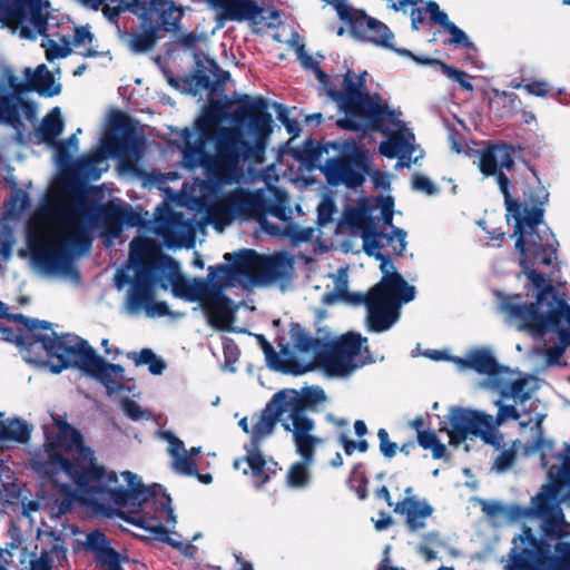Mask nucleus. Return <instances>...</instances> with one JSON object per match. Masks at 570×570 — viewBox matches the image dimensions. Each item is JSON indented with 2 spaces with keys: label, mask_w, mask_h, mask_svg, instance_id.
Instances as JSON below:
<instances>
[{
  "label": "nucleus",
  "mask_w": 570,
  "mask_h": 570,
  "mask_svg": "<svg viewBox=\"0 0 570 570\" xmlns=\"http://www.w3.org/2000/svg\"><path fill=\"white\" fill-rule=\"evenodd\" d=\"M155 232L169 247L190 246L195 238L193 224L186 220L181 213L176 212H167L164 216L156 218Z\"/></svg>",
  "instance_id": "nucleus-23"
},
{
  "label": "nucleus",
  "mask_w": 570,
  "mask_h": 570,
  "mask_svg": "<svg viewBox=\"0 0 570 570\" xmlns=\"http://www.w3.org/2000/svg\"><path fill=\"white\" fill-rule=\"evenodd\" d=\"M377 438L380 441L381 453L387 459L393 458L396 454L397 444L390 440L387 431L385 429H380L377 431Z\"/></svg>",
  "instance_id": "nucleus-47"
},
{
  "label": "nucleus",
  "mask_w": 570,
  "mask_h": 570,
  "mask_svg": "<svg viewBox=\"0 0 570 570\" xmlns=\"http://www.w3.org/2000/svg\"><path fill=\"white\" fill-rule=\"evenodd\" d=\"M127 357L131 360L135 366L147 365L148 371L153 375H160L166 370V362L151 348H142L139 352H129L127 353Z\"/></svg>",
  "instance_id": "nucleus-36"
},
{
  "label": "nucleus",
  "mask_w": 570,
  "mask_h": 570,
  "mask_svg": "<svg viewBox=\"0 0 570 570\" xmlns=\"http://www.w3.org/2000/svg\"><path fill=\"white\" fill-rule=\"evenodd\" d=\"M417 442L423 449H430L434 459H441L444 456L446 449L442 444L436 434L431 430L419 431Z\"/></svg>",
  "instance_id": "nucleus-41"
},
{
  "label": "nucleus",
  "mask_w": 570,
  "mask_h": 570,
  "mask_svg": "<svg viewBox=\"0 0 570 570\" xmlns=\"http://www.w3.org/2000/svg\"><path fill=\"white\" fill-rule=\"evenodd\" d=\"M41 342L43 354L50 360V370L59 373L71 366L79 367L99 380L109 393L122 387L124 367L110 364L98 356L95 350L76 335H57L52 327L31 323L24 340Z\"/></svg>",
  "instance_id": "nucleus-9"
},
{
  "label": "nucleus",
  "mask_w": 570,
  "mask_h": 570,
  "mask_svg": "<svg viewBox=\"0 0 570 570\" xmlns=\"http://www.w3.org/2000/svg\"><path fill=\"white\" fill-rule=\"evenodd\" d=\"M155 272L159 273L160 286L164 289L170 287L175 297L195 302L205 301L208 295V284L204 279H185L178 263L161 254L153 239L136 237L129 244L128 263L115 275L118 289L126 284L130 285L126 301L130 314L145 311L150 317L183 315L171 314L165 302H154Z\"/></svg>",
  "instance_id": "nucleus-5"
},
{
  "label": "nucleus",
  "mask_w": 570,
  "mask_h": 570,
  "mask_svg": "<svg viewBox=\"0 0 570 570\" xmlns=\"http://www.w3.org/2000/svg\"><path fill=\"white\" fill-rule=\"evenodd\" d=\"M247 116L245 127L218 126L222 115L216 108H208L195 121L199 141L191 145L186 141L183 149V161L188 168L202 167L208 176L220 184H229L243 176L244 164H263L269 136L272 134V116L247 114L237 109L233 119Z\"/></svg>",
  "instance_id": "nucleus-3"
},
{
  "label": "nucleus",
  "mask_w": 570,
  "mask_h": 570,
  "mask_svg": "<svg viewBox=\"0 0 570 570\" xmlns=\"http://www.w3.org/2000/svg\"><path fill=\"white\" fill-rule=\"evenodd\" d=\"M294 347L301 352L315 351L318 342L305 334H297L293 340Z\"/></svg>",
  "instance_id": "nucleus-49"
},
{
  "label": "nucleus",
  "mask_w": 570,
  "mask_h": 570,
  "mask_svg": "<svg viewBox=\"0 0 570 570\" xmlns=\"http://www.w3.org/2000/svg\"><path fill=\"white\" fill-rule=\"evenodd\" d=\"M16 237L13 230L6 224H0V259L8 262L11 258Z\"/></svg>",
  "instance_id": "nucleus-42"
},
{
  "label": "nucleus",
  "mask_w": 570,
  "mask_h": 570,
  "mask_svg": "<svg viewBox=\"0 0 570 570\" xmlns=\"http://www.w3.org/2000/svg\"><path fill=\"white\" fill-rule=\"evenodd\" d=\"M366 343V337L356 333H347L318 356V363L327 374L346 377L355 370L372 362Z\"/></svg>",
  "instance_id": "nucleus-17"
},
{
  "label": "nucleus",
  "mask_w": 570,
  "mask_h": 570,
  "mask_svg": "<svg viewBox=\"0 0 570 570\" xmlns=\"http://www.w3.org/2000/svg\"><path fill=\"white\" fill-rule=\"evenodd\" d=\"M55 432H46V443L33 458L37 471L50 476L63 497L57 500V515L78 503L97 515H119L132 523L163 514L174 518L170 498L158 484L145 487L137 474L124 471L118 476L97 463L95 452L83 445L82 435L65 417L52 415Z\"/></svg>",
  "instance_id": "nucleus-2"
},
{
  "label": "nucleus",
  "mask_w": 570,
  "mask_h": 570,
  "mask_svg": "<svg viewBox=\"0 0 570 570\" xmlns=\"http://www.w3.org/2000/svg\"><path fill=\"white\" fill-rule=\"evenodd\" d=\"M331 146L338 153L322 166L328 184L356 189L361 187L371 171L370 153L366 147L354 140L333 142Z\"/></svg>",
  "instance_id": "nucleus-15"
},
{
  "label": "nucleus",
  "mask_w": 570,
  "mask_h": 570,
  "mask_svg": "<svg viewBox=\"0 0 570 570\" xmlns=\"http://www.w3.org/2000/svg\"><path fill=\"white\" fill-rule=\"evenodd\" d=\"M120 405L124 413L132 421L148 419L150 416V414L142 410L141 406L134 400L124 399Z\"/></svg>",
  "instance_id": "nucleus-46"
},
{
  "label": "nucleus",
  "mask_w": 570,
  "mask_h": 570,
  "mask_svg": "<svg viewBox=\"0 0 570 570\" xmlns=\"http://www.w3.org/2000/svg\"><path fill=\"white\" fill-rule=\"evenodd\" d=\"M376 495L387 503L389 507H394L395 504L392 502L390 491L386 487H382L376 491Z\"/></svg>",
  "instance_id": "nucleus-62"
},
{
  "label": "nucleus",
  "mask_w": 570,
  "mask_h": 570,
  "mask_svg": "<svg viewBox=\"0 0 570 570\" xmlns=\"http://www.w3.org/2000/svg\"><path fill=\"white\" fill-rule=\"evenodd\" d=\"M204 309L206 311L209 322L212 324L218 325L223 324L226 321V312L224 309L214 306L210 303H205Z\"/></svg>",
  "instance_id": "nucleus-50"
},
{
  "label": "nucleus",
  "mask_w": 570,
  "mask_h": 570,
  "mask_svg": "<svg viewBox=\"0 0 570 570\" xmlns=\"http://www.w3.org/2000/svg\"><path fill=\"white\" fill-rule=\"evenodd\" d=\"M405 497L394 505V512L404 517L405 524L411 532L426 527V521L434 512L433 507L425 500L413 494L411 487L406 488Z\"/></svg>",
  "instance_id": "nucleus-24"
},
{
  "label": "nucleus",
  "mask_w": 570,
  "mask_h": 570,
  "mask_svg": "<svg viewBox=\"0 0 570 570\" xmlns=\"http://www.w3.org/2000/svg\"><path fill=\"white\" fill-rule=\"evenodd\" d=\"M85 546L95 553L97 561L107 564L110 570H117L119 568L121 557L109 547L106 535L102 532L96 530L88 533Z\"/></svg>",
  "instance_id": "nucleus-29"
},
{
  "label": "nucleus",
  "mask_w": 570,
  "mask_h": 570,
  "mask_svg": "<svg viewBox=\"0 0 570 570\" xmlns=\"http://www.w3.org/2000/svg\"><path fill=\"white\" fill-rule=\"evenodd\" d=\"M428 14L430 16V12L428 11V4L424 8L413 9L411 13L412 27L415 30H419L420 26L425 22Z\"/></svg>",
  "instance_id": "nucleus-52"
},
{
  "label": "nucleus",
  "mask_w": 570,
  "mask_h": 570,
  "mask_svg": "<svg viewBox=\"0 0 570 570\" xmlns=\"http://www.w3.org/2000/svg\"><path fill=\"white\" fill-rule=\"evenodd\" d=\"M563 487H570V482L549 480L532 498L528 514L541 519V537L524 527L513 539L507 570H570V542L564 541L570 524L564 520L559 501Z\"/></svg>",
  "instance_id": "nucleus-7"
},
{
  "label": "nucleus",
  "mask_w": 570,
  "mask_h": 570,
  "mask_svg": "<svg viewBox=\"0 0 570 570\" xmlns=\"http://www.w3.org/2000/svg\"><path fill=\"white\" fill-rule=\"evenodd\" d=\"M24 79H20L11 69L4 68L0 75V124L13 125L19 120L20 110L26 105L22 96L30 90H37L45 96L59 94L52 73L46 65H40L35 71L23 70Z\"/></svg>",
  "instance_id": "nucleus-14"
},
{
  "label": "nucleus",
  "mask_w": 570,
  "mask_h": 570,
  "mask_svg": "<svg viewBox=\"0 0 570 570\" xmlns=\"http://www.w3.org/2000/svg\"><path fill=\"white\" fill-rule=\"evenodd\" d=\"M107 226L106 235L109 238H117L121 234V224L137 225L138 217L129 215V208L108 204L99 209Z\"/></svg>",
  "instance_id": "nucleus-31"
},
{
  "label": "nucleus",
  "mask_w": 570,
  "mask_h": 570,
  "mask_svg": "<svg viewBox=\"0 0 570 570\" xmlns=\"http://www.w3.org/2000/svg\"><path fill=\"white\" fill-rule=\"evenodd\" d=\"M92 207L82 190H63L52 205L28 224L27 245L19 257L30 255L32 265L48 276L73 274V261L91 245Z\"/></svg>",
  "instance_id": "nucleus-4"
},
{
  "label": "nucleus",
  "mask_w": 570,
  "mask_h": 570,
  "mask_svg": "<svg viewBox=\"0 0 570 570\" xmlns=\"http://www.w3.org/2000/svg\"><path fill=\"white\" fill-rule=\"evenodd\" d=\"M318 220L322 224H325L331 220V216L333 214V205L327 202H323L320 204L318 208Z\"/></svg>",
  "instance_id": "nucleus-55"
},
{
  "label": "nucleus",
  "mask_w": 570,
  "mask_h": 570,
  "mask_svg": "<svg viewBox=\"0 0 570 570\" xmlns=\"http://www.w3.org/2000/svg\"><path fill=\"white\" fill-rule=\"evenodd\" d=\"M499 393L503 399H513L515 405H503L497 401L499 407V426L507 420L513 419L519 422L521 431L529 429L531 440L524 444L527 454L541 453V463L548 470L549 480L558 483L570 482V445L564 443L561 453L551 455L553 441L543 436L542 422L546 413L540 411L539 400L531 399L533 381L523 377L520 373L503 374L498 381Z\"/></svg>",
  "instance_id": "nucleus-8"
},
{
  "label": "nucleus",
  "mask_w": 570,
  "mask_h": 570,
  "mask_svg": "<svg viewBox=\"0 0 570 570\" xmlns=\"http://www.w3.org/2000/svg\"><path fill=\"white\" fill-rule=\"evenodd\" d=\"M422 543H426L428 546H440L441 540L439 533L429 532L428 534L424 535Z\"/></svg>",
  "instance_id": "nucleus-61"
},
{
  "label": "nucleus",
  "mask_w": 570,
  "mask_h": 570,
  "mask_svg": "<svg viewBox=\"0 0 570 570\" xmlns=\"http://www.w3.org/2000/svg\"><path fill=\"white\" fill-rule=\"evenodd\" d=\"M412 184L415 190L422 191L426 195H433L438 191V187L433 184V181L423 175H415L413 177Z\"/></svg>",
  "instance_id": "nucleus-48"
},
{
  "label": "nucleus",
  "mask_w": 570,
  "mask_h": 570,
  "mask_svg": "<svg viewBox=\"0 0 570 570\" xmlns=\"http://www.w3.org/2000/svg\"><path fill=\"white\" fill-rule=\"evenodd\" d=\"M233 265L210 266L208 274V287L220 292L236 285H247L252 283L250 262H248L247 250L236 254Z\"/></svg>",
  "instance_id": "nucleus-22"
},
{
  "label": "nucleus",
  "mask_w": 570,
  "mask_h": 570,
  "mask_svg": "<svg viewBox=\"0 0 570 570\" xmlns=\"http://www.w3.org/2000/svg\"><path fill=\"white\" fill-rule=\"evenodd\" d=\"M145 147V138L135 132H125L115 141L114 153L117 157L137 163Z\"/></svg>",
  "instance_id": "nucleus-32"
},
{
  "label": "nucleus",
  "mask_w": 570,
  "mask_h": 570,
  "mask_svg": "<svg viewBox=\"0 0 570 570\" xmlns=\"http://www.w3.org/2000/svg\"><path fill=\"white\" fill-rule=\"evenodd\" d=\"M151 24L153 26L149 29L131 35L128 40V46L131 51L136 53L145 52L154 47L157 38V31L160 28L164 29V27L158 26L157 23Z\"/></svg>",
  "instance_id": "nucleus-39"
},
{
  "label": "nucleus",
  "mask_w": 570,
  "mask_h": 570,
  "mask_svg": "<svg viewBox=\"0 0 570 570\" xmlns=\"http://www.w3.org/2000/svg\"><path fill=\"white\" fill-rule=\"evenodd\" d=\"M340 443L342 444L344 452L347 455L353 454L354 451H356V444L354 441L350 440L348 436L344 433L340 435Z\"/></svg>",
  "instance_id": "nucleus-59"
},
{
  "label": "nucleus",
  "mask_w": 570,
  "mask_h": 570,
  "mask_svg": "<svg viewBox=\"0 0 570 570\" xmlns=\"http://www.w3.org/2000/svg\"><path fill=\"white\" fill-rule=\"evenodd\" d=\"M42 507L41 500H23L22 501V513L23 515L31 518L32 512L39 511Z\"/></svg>",
  "instance_id": "nucleus-56"
},
{
  "label": "nucleus",
  "mask_w": 570,
  "mask_h": 570,
  "mask_svg": "<svg viewBox=\"0 0 570 570\" xmlns=\"http://www.w3.org/2000/svg\"><path fill=\"white\" fill-rule=\"evenodd\" d=\"M294 448L295 453L302 459V461L292 464L287 473V482L293 488H304L309 482L308 466L314 462L315 452L318 448H313L309 456L298 452L296 444H294Z\"/></svg>",
  "instance_id": "nucleus-33"
},
{
  "label": "nucleus",
  "mask_w": 570,
  "mask_h": 570,
  "mask_svg": "<svg viewBox=\"0 0 570 570\" xmlns=\"http://www.w3.org/2000/svg\"><path fill=\"white\" fill-rule=\"evenodd\" d=\"M462 363L479 373L487 374L490 376L492 386L499 392L498 380L502 379L503 374L517 373L505 367H501L493 355L489 351L479 350L471 352L465 361Z\"/></svg>",
  "instance_id": "nucleus-28"
},
{
  "label": "nucleus",
  "mask_w": 570,
  "mask_h": 570,
  "mask_svg": "<svg viewBox=\"0 0 570 570\" xmlns=\"http://www.w3.org/2000/svg\"><path fill=\"white\" fill-rule=\"evenodd\" d=\"M389 552H390V547L387 546L384 550V559L382 560L377 570H397L390 564Z\"/></svg>",
  "instance_id": "nucleus-63"
},
{
  "label": "nucleus",
  "mask_w": 570,
  "mask_h": 570,
  "mask_svg": "<svg viewBox=\"0 0 570 570\" xmlns=\"http://www.w3.org/2000/svg\"><path fill=\"white\" fill-rule=\"evenodd\" d=\"M158 436L168 443V453L175 472L183 475H194L197 473L196 460L187 453L180 439L171 431H159Z\"/></svg>",
  "instance_id": "nucleus-27"
},
{
  "label": "nucleus",
  "mask_w": 570,
  "mask_h": 570,
  "mask_svg": "<svg viewBox=\"0 0 570 570\" xmlns=\"http://www.w3.org/2000/svg\"><path fill=\"white\" fill-rule=\"evenodd\" d=\"M247 256L254 284L284 283L293 276L294 259L288 254L276 253L264 256L257 255L254 250H247Z\"/></svg>",
  "instance_id": "nucleus-21"
},
{
  "label": "nucleus",
  "mask_w": 570,
  "mask_h": 570,
  "mask_svg": "<svg viewBox=\"0 0 570 570\" xmlns=\"http://www.w3.org/2000/svg\"><path fill=\"white\" fill-rule=\"evenodd\" d=\"M30 435V428L27 423L13 419L7 423L0 422V441L26 442Z\"/></svg>",
  "instance_id": "nucleus-38"
},
{
  "label": "nucleus",
  "mask_w": 570,
  "mask_h": 570,
  "mask_svg": "<svg viewBox=\"0 0 570 570\" xmlns=\"http://www.w3.org/2000/svg\"><path fill=\"white\" fill-rule=\"evenodd\" d=\"M282 420L281 407L274 403L273 396L259 413H255L250 417H243L238 423L249 435V443L245 445L246 455L235 460L234 468L243 470L245 474L250 473L256 487L265 484L277 471L275 461L265 460L261 444L273 434L277 422L282 423Z\"/></svg>",
  "instance_id": "nucleus-13"
},
{
  "label": "nucleus",
  "mask_w": 570,
  "mask_h": 570,
  "mask_svg": "<svg viewBox=\"0 0 570 570\" xmlns=\"http://www.w3.org/2000/svg\"><path fill=\"white\" fill-rule=\"evenodd\" d=\"M381 212H382V219H383L384 224L393 227L392 226V220H393V200L390 197L385 198L382 202Z\"/></svg>",
  "instance_id": "nucleus-54"
},
{
  "label": "nucleus",
  "mask_w": 570,
  "mask_h": 570,
  "mask_svg": "<svg viewBox=\"0 0 570 570\" xmlns=\"http://www.w3.org/2000/svg\"><path fill=\"white\" fill-rule=\"evenodd\" d=\"M513 163L511 147L494 145L482 150L479 168L485 176L497 175L507 216L515 222L512 236L517 238L519 264L531 285L538 289V295L534 303H507L502 308L519 331H527L543 342L547 363L556 365L570 345V306L564 296L554 291L551 281L533 268L538 264L550 266L557 259L558 243L554 236L549 228L539 230L549 194L544 187H535L524 193L522 200L513 198L509 191V178L502 173L503 169L510 170Z\"/></svg>",
  "instance_id": "nucleus-1"
},
{
  "label": "nucleus",
  "mask_w": 570,
  "mask_h": 570,
  "mask_svg": "<svg viewBox=\"0 0 570 570\" xmlns=\"http://www.w3.org/2000/svg\"><path fill=\"white\" fill-rule=\"evenodd\" d=\"M377 259L383 274L381 281L366 295L357 294L354 302L366 307L367 330L381 333L397 322L401 305L414 299L415 287L395 271L389 255L384 254Z\"/></svg>",
  "instance_id": "nucleus-11"
},
{
  "label": "nucleus",
  "mask_w": 570,
  "mask_h": 570,
  "mask_svg": "<svg viewBox=\"0 0 570 570\" xmlns=\"http://www.w3.org/2000/svg\"><path fill=\"white\" fill-rule=\"evenodd\" d=\"M392 524H393V519L389 514L381 513V518L375 521V529L377 531H382V530L387 529Z\"/></svg>",
  "instance_id": "nucleus-60"
},
{
  "label": "nucleus",
  "mask_w": 570,
  "mask_h": 570,
  "mask_svg": "<svg viewBox=\"0 0 570 570\" xmlns=\"http://www.w3.org/2000/svg\"><path fill=\"white\" fill-rule=\"evenodd\" d=\"M41 36H43L41 47L45 49L46 59L49 62H52L56 59L66 58L71 53V43L67 37L53 39L46 36L45 32Z\"/></svg>",
  "instance_id": "nucleus-37"
},
{
  "label": "nucleus",
  "mask_w": 570,
  "mask_h": 570,
  "mask_svg": "<svg viewBox=\"0 0 570 570\" xmlns=\"http://www.w3.org/2000/svg\"><path fill=\"white\" fill-rule=\"evenodd\" d=\"M324 402L326 394L320 386L304 387L301 391L283 390L274 395V403L278 404L283 415L282 426L291 433L293 444L297 445L302 454L309 456L313 448H320L325 442L316 434L315 421L306 413V410H315Z\"/></svg>",
  "instance_id": "nucleus-12"
},
{
  "label": "nucleus",
  "mask_w": 570,
  "mask_h": 570,
  "mask_svg": "<svg viewBox=\"0 0 570 570\" xmlns=\"http://www.w3.org/2000/svg\"><path fill=\"white\" fill-rule=\"evenodd\" d=\"M335 10L338 19L348 28L351 37L358 41L395 50L394 36L386 24L370 17L365 11L352 7L346 0H325ZM402 56L413 57L406 49H396Z\"/></svg>",
  "instance_id": "nucleus-16"
},
{
  "label": "nucleus",
  "mask_w": 570,
  "mask_h": 570,
  "mask_svg": "<svg viewBox=\"0 0 570 570\" xmlns=\"http://www.w3.org/2000/svg\"><path fill=\"white\" fill-rule=\"evenodd\" d=\"M212 8L220 23L225 21H255L262 9L253 0H213Z\"/></svg>",
  "instance_id": "nucleus-25"
},
{
  "label": "nucleus",
  "mask_w": 570,
  "mask_h": 570,
  "mask_svg": "<svg viewBox=\"0 0 570 570\" xmlns=\"http://www.w3.org/2000/svg\"><path fill=\"white\" fill-rule=\"evenodd\" d=\"M426 543H420L416 548L417 552L424 558L425 561H432L436 559V552Z\"/></svg>",
  "instance_id": "nucleus-58"
},
{
  "label": "nucleus",
  "mask_w": 570,
  "mask_h": 570,
  "mask_svg": "<svg viewBox=\"0 0 570 570\" xmlns=\"http://www.w3.org/2000/svg\"><path fill=\"white\" fill-rule=\"evenodd\" d=\"M63 131V121L58 107L53 108L41 121L38 134L43 142L53 147Z\"/></svg>",
  "instance_id": "nucleus-34"
},
{
  "label": "nucleus",
  "mask_w": 570,
  "mask_h": 570,
  "mask_svg": "<svg viewBox=\"0 0 570 570\" xmlns=\"http://www.w3.org/2000/svg\"><path fill=\"white\" fill-rule=\"evenodd\" d=\"M355 434L360 438L364 436L367 433V428L364 421L357 420L354 423Z\"/></svg>",
  "instance_id": "nucleus-64"
},
{
  "label": "nucleus",
  "mask_w": 570,
  "mask_h": 570,
  "mask_svg": "<svg viewBox=\"0 0 570 570\" xmlns=\"http://www.w3.org/2000/svg\"><path fill=\"white\" fill-rule=\"evenodd\" d=\"M524 89L530 94L544 97L549 92V86L544 81H531L524 85Z\"/></svg>",
  "instance_id": "nucleus-51"
},
{
  "label": "nucleus",
  "mask_w": 570,
  "mask_h": 570,
  "mask_svg": "<svg viewBox=\"0 0 570 570\" xmlns=\"http://www.w3.org/2000/svg\"><path fill=\"white\" fill-rule=\"evenodd\" d=\"M450 443L458 445L468 436H480L485 443L500 449L503 436L499 432L498 415L493 416L481 411L470 409H452L449 415Z\"/></svg>",
  "instance_id": "nucleus-18"
},
{
  "label": "nucleus",
  "mask_w": 570,
  "mask_h": 570,
  "mask_svg": "<svg viewBox=\"0 0 570 570\" xmlns=\"http://www.w3.org/2000/svg\"><path fill=\"white\" fill-rule=\"evenodd\" d=\"M43 0H0V21L14 24L19 36L36 39L47 30V12Z\"/></svg>",
  "instance_id": "nucleus-19"
},
{
  "label": "nucleus",
  "mask_w": 570,
  "mask_h": 570,
  "mask_svg": "<svg viewBox=\"0 0 570 570\" xmlns=\"http://www.w3.org/2000/svg\"><path fill=\"white\" fill-rule=\"evenodd\" d=\"M112 3H110V1H107L105 2L101 7H102V11H104V14L110 20V21H116V19L118 18L119 16V12L120 11H124L122 9H120L118 7V4H115L114 7H111Z\"/></svg>",
  "instance_id": "nucleus-57"
},
{
  "label": "nucleus",
  "mask_w": 570,
  "mask_h": 570,
  "mask_svg": "<svg viewBox=\"0 0 570 570\" xmlns=\"http://www.w3.org/2000/svg\"><path fill=\"white\" fill-rule=\"evenodd\" d=\"M367 72L358 75L347 70L342 79V87H327V95L337 104L344 117L336 121L342 129L363 130L376 126L387 137L379 145L381 155L397 157L395 169L409 168L423 158L424 151L415 144L411 128L400 119L401 111L390 109L379 94L366 92Z\"/></svg>",
  "instance_id": "nucleus-6"
},
{
  "label": "nucleus",
  "mask_w": 570,
  "mask_h": 570,
  "mask_svg": "<svg viewBox=\"0 0 570 570\" xmlns=\"http://www.w3.org/2000/svg\"><path fill=\"white\" fill-rule=\"evenodd\" d=\"M287 194L266 186L252 190L236 187L205 203V220L222 233L235 219H254L264 224L268 215L287 218Z\"/></svg>",
  "instance_id": "nucleus-10"
},
{
  "label": "nucleus",
  "mask_w": 570,
  "mask_h": 570,
  "mask_svg": "<svg viewBox=\"0 0 570 570\" xmlns=\"http://www.w3.org/2000/svg\"><path fill=\"white\" fill-rule=\"evenodd\" d=\"M428 11L430 12V21L432 23L440 24L451 35L449 43L462 46L466 49H474V45L470 41L465 32L449 20L448 14L440 10L436 2H428Z\"/></svg>",
  "instance_id": "nucleus-30"
},
{
  "label": "nucleus",
  "mask_w": 570,
  "mask_h": 570,
  "mask_svg": "<svg viewBox=\"0 0 570 570\" xmlns=\"http://www.w3.org/2000/svg\"><path fill=\"white\" fill-rule=\"evenodd\" d=\"M52 148L60 161H67L78 150V138L73 134L66 140L57 141Z\"/></svg>",
  "instance_id": "nucleus-43"
},
{
  "label": "nucleus",
  "mask_w": 570,
  "mask_h": 570,
  "mask_svg": "<svg viewBox=\"0 0 570 570\" xmlns=\"http://www.w3.org/2000/svg\"><path fill=\"white\" fill-rule=\"evenodd\" d=\"M66 550L58 544H55L50 550H43L40 557L31 561L30 570H51L53 557L57 559L65 558Z\"/></svg>",
  "instance_id": "nucleus-40"
},
{
  "label": "nucleus",
  "mask_w": 570,
  "mask_h": 570,
  "mask_svg": "<svg viewBox=\"0 0 570 570\" xmlns=\"http://www.w3.org/2000/svg\"><path fill=\"white\" fill-rule=\"evenodd\" d=\"M14 320L22 324L23 326L20 330V332L18 334H13L11 330L0 326V337H2L4 341L16 342L19 346H22L24 351V358L30 363H38V357H33L32 354H38L40 351L43 353L41 342L36 338L30 340V342H28L27 340H24V336H27V334L29 333V330L31 328V323H37L38 325L45 324L49 327H51V324L48 322L31 320L23 315H16Z\"/></svg>",
  "instance_id": "nucleus-26"
},
{
  "label": "nucleus",
  "mask_w": 570,
  "mask_h": 570,
  "mask_svg": "<svg viewBox=\"0 0 570 570\" xmlns=\"http://www.w3.org/2000/svg\"><path fill=\"white\" fill-rule=\"evenodd\" d=\"M70 43L71 48L73 47L85 58L98 57L101 53L95 46V37L87 26L75 28Z\"/></svg>",
  "instance_id": "nucleus-35"
},
{
  "label": "nucleus",
  "mask_w": 570,
  "mask_h": 570,
  "mask_svg": "<svg viewBox=\"0 0 570 570\" xmlns=\"http://www.w3.org/2000/svg\"><path fill=\"white\" fill-rule=\"evenodd\" d=\"M345 219L348 224L357 226L360 228V236L363 240V249L368 256L375 258L384 255L382 249L384 245H391L393 254L401 255L406 248V233L401 229L393 227L390 235L379 233L371 225L364 226V215L360 210H352L345 215Z\"/></svg>",
  "instance_id": "nucleus-20"
},
{
  "label": "nucleus",
  "mask_w": 570,
  "mask_h": 570,
  "mask_svg": "<svg viewBox=\"0 0 570 570\" xmlns=\"http://www.w3.org/2000/svg\"><path fill=\"white\" fill-rule=\"evenodd\" d=\"M520 444V441H513L512 445L509 449L503 450L495 459L493 463V469L497 472H504L511 468L514 462L517 454V445Z\"/></svg>",
  "instance_id": "nucleus-44"
},
{
  "label": "nucleus",
  "mask_w": 570,
  "mask_h": 570,
  "mask_svg": "<svg viewBox=\"0 0 570 570\" xmlns=\"http://www.w3.org/2000/svg\"><path fill=\"white\" fill-rule=\"evenodd\" d=\"M436 63L440 65L442 72L451 80L458 82L462 89L466 91L473 90L472 83L468 79V75L464 71H461L459 69H455L451 66H448L444 62L434 60Z\"/></svg>",
  "instance_id": "nucleus-45"
},
{
  "label": "nucleus",
  "mask_w": 570,
  "mask_h": 570,
  "mask_svg": "<svg viewBox=\"0 0 570 570\" xmlns=\"http://www.w3.org/2000/svg\"><path fill=\"white\" fill-rule=\"evenodd\" d=\"M370 175H371L372 183L376 188H381V189L390 188V177L387 174L380 171V170H375V171L371 173Z\"/></svg>",
  "instance_id": "nucleus-53"
}]
</instances>
